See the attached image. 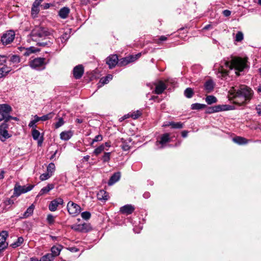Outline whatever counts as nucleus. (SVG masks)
I'll use <instances>...</instances> for the list:
<instances>
[{
  "instance_id": "nucleus-13",
  "label": "nucleus",
  "mask_w": 261,
  "mask_h": 261,
  "mask_svg": "<svg viewBox=\"0 0 261 261\" xmlns=\"http://www.w3.org/2000/svg\"><path fill=\"white\" fill-rule=\"evenodd\" d=\"M63 204V199L61 198H58L52 200L48 206L49 210L51 212H55L57 210L59 205Z\"/></svg>"
},
{
  "instance_id": "nucleus-29",
  "label": "nucleus",
  "mask_w": 261,
  "mask_h": 261,
  "mask_svg": "<svg viewBox=\"0 0 261 261\" xmlns=\"http://www.w3.org/2000/svg\"><path fill=\"white\" fill-rule=\"evenodd\" d=\"M62 249V246L61 245L59 246H54L51 248V251L53 255H54V257L58 256Z\"/></svg>"
},
{
  "instance_id": "nucleus-12",
  "label": "nucleus",
  "mask_w": 261,
  "mask_h": 261,
  "mask_svg": "<svg viewBox=\"0 0 261 261\" xmlns=\"http://www.w3.org/2000/svg\"><path fill=\"white\" fill-rule=\"evenodd\" d=\"M118 58L116 55H112L106 59V63L109 65L110 69H112L118 64Z\"/></svg>"
},
{
  "instance_id": "nucleus-6",
  "label": "nucleus",
  "mask_w": 261,
  "mask_h": 261,
  "mask_svg": "<svg viewBox=\"0 0 261 261\" xmlns=\"http://www.w3.org/2000/svg\"><path fill=\"white\" fill-rule=\"evenodd\" d=\"M67 209L69 214L73 217L79 215L82 211L81 206L72 201H69L68 202Z\"/></svg>"
},
{
  "instance_id": "nucleus-34",
  "label": "nucleus",
  "mask_w": 261,
  "mask_h": 261,
  "mask_svg": "<svg viewBox=\"0 0 261 261\" xmlns=\"http://www.w3.org/2000/svg\"><path fill=\"white\" fill-rule=\"evenodd\" d=\"M34 209V206L33 205V204H32L31 206H30L27 208L26 211L23 214V217L27 218V217H29L30 216H31L33 213Z\"/></svg>"
},
{
  "instance_id": "nucleus-35",
  "label": "nucleus",
  "mask_w": 261,
  "mask_h": 261,
  "mask_svg": "<svg viewBox=\"0 0 261 261\" xmlns=\"http://www.w3.org/2000/svg\"><path fill=\"white\" fill-rule=\"evenodd\" d=\"M54 255L51 253H47L43 256L40 261H51L54 258Z\"/></svg>"
},
{
  "instance_id": "nucleus-47",
  "label": "nucleus",
  "mask_w": 261,
  "mask_h": 261,
  "mask_svg": "<svg viewBox=\"0 0 261 261\" xmlns=\"http://www.w3.org/2000/svg\"><path fill=\"white\" fill-rule=\"evenodd\" d=\"M64 124V121L62 118H59L58 121L55 124V128L57 129Z\"/></svg>"
},
{
  "instance_id": "nucleus-37",
  "label": "nucleus",
  "mask_w": 261,
  "mask_h": 261,
  "mask_svg": "<svg viewBox=\"0 0 261 261\" xmlns=\"http://www.w3.org/2000/svg\"><path fill=\"white\" fill-rule=\"evenodd\" d=\"M184 94L186 97H187L188 98H191L194 94V92H193V89L191 88H187L185 90Z\"/></svg>"
},
{
  "instance_id": "nucleus-49",
  "label": "nucleus",
  "mask_w": 261,
  "mask_h": 261,
  "mask_svg": "<svg viewBox=\"0 0 261 261\" xmlns=\"http://www.w3.org/2000/svg\"><path fill=\"white\" fill-rule=\"evenodd\" d=\"M81 217L85 220H88L91 217V214L90 212L86 211L81 213Z\"/></svg>"
},
{
  "instance_id": "nucleus-63",
  "label": "nucleus",
  "mask_w": 261,
  "mask_h": 261,
  "mask_svg": "<svg viewBox=\"0 0 261 261\" xmlns=\"http://www.w3.org/2000/svg\"><path fill=\"white\" fill-rule=\"evenodd\" d=\"M34 118H34V119L33 120L36 123L38 122L39 121L41 120L40 117H38L37 115H35Z\"/></svg>"
},
{
  "instance_id": "nucleus-16",
  "label": "nucleus",
  "mask_w": 261,
  "mask_h": 261,
  "mask_svg": "<svg viewBox=\"0 0 261 261\" xmlns=\"http://www.w3.org/2000/svg\"><path fill=\"white\" fill-rule=\"evenodd\" d=\"M84 72V67L82 65L76 66L73 70V76L76 79H80L83 75Z\"/></svg>"
},
{
  "instance_id": "nucleus-30",
  "label": "nucleus",
  "mask_w": 261,
  "mask_h": 261,
  "mask_svg": "<svg viewBox=\"0 0 261 261\" xmlns=\"http://www.w3.org/2000/svg\"><path fill=\"white\" fill-rule=\"evenodd\" d=\"M234 142L239 144L242 145L247 143V140L242 137H236L232 139Z\"/></svg>"
},
{
  "instance_id": "nucleus-40",
  "label": "nucleus",
  "mask_w": 261,
  "mask_h": 261,
  "mask_svg": "<svg viewBox=\"0 0 261 261\" xmlns=\"http://www.w3.org/2000/svg\"><path fill=\"white\" fill-rule=\"evenodd\" d=\"M55 164L53 163H50L47 167V171L48 173H50L51 175H53V173L55 171Z\"/></svg>"
},
{
  "instance_id": "nucleus-15",
  "label": "nucleus",
  "mask_w": 261,
  "mask_h": 261,
  "mask_svg": "<svg viewBox=\"0 0 261 261\" xmlns=\"http://www.w3.org/2000/svg\"><path fill=\"white\" fill-rule=\"evenodd\" d=\"M14 203V201L10 198L3 202L0 205V213H3L8 211Z\"/></svg>"
},
{
  "instance_id": "nucleus-53",
  "label": "nucleus",
  "mask_w": 261,
  "mask_h": 261,
  "mask_svg": "<svg viewBox=\"0 0 261 261\" xmlns=\"http://www.w3.org/2000/svg\"><path fill=\"white\" fill-rule=\"evenodd\" d=\"M7 57L0 55V65H3L6 62Z\"/></svg>"
},
{
  "instance_id": "nucleus-18",
  "label": "nucleus",
  "mask_w": 261,
  "mask_h": 261,
  "mask_svg": "<svg viewBox=\"0 0 261 261\" xmlns=\"http://www.w3.org/2000/svg\"><path fill=\"white\" fill-rule=\"evenodd\" d=\"M134 210V206L131 204H126L120 207V212L123 214L128 215L132 214Z\"/></svg>"
},
{
  "instance_id": "nucleus-46",
  "label": "nucleus",
  "mask_w": 261,
  "mask_h": 261,
  "mask_svg": "<svg viewBox=\"0 0 261 261\" xmlns=\"http://www.w3.org/2000/svg\"><path fill=\"white\" fill-rule=\"evenodd\" d=\"M55 217H54L51 214L48 215L47 216V218H46L48 223L49 225L53 224L55 222Z\"/></svg>"
},
{
  "instance_id": "nucleus-32",
  "label": "nucleus",
  "mask_w": 261,
  "mask_h": 261,
  "mask_svg": "<svg viewBox=\"0 0 261 261\" xmlns=\"http://www.w3.org/2000/svg\"><path fill=\"white\" fill-rule=\"evenodd\" d=\"M24 240L23 238L21 237H19L17 238L16 241L14 242L12 244H11V246L13 248H15L16 247H18L20 246L23 242Z\"/></svg>"
},
{
  "instance_id": "nucleus-57",
  "label": "nucleus",
  "mask_w": 261,
  "mask_h": 261,
  "mask_svg": "<svg viewBox=\"0 0 261 261\" xmlns=\"http://www.w3.org/2000/svg\"><path fill=\"white\" fill-rule=\"evenodd\" d=\"M256 110L259 115H261V105H258L256 107Z\"/></svg>"
},
{
  "instance_id": "nucleus-50",
  "label": "nucleus",
  "mask_w": 261,
  "mask_h": 261,
  "mask_svg": "<svg viewBox=\"0 0 261 261\" xmlns=\"http://www.w3.org/2000/svg\"><path fill=\"white\" fill-rule=\"evenodd\" d=\"M142 114L141 111L138 110L136 112H134L130 114V117L134 119H137L139 117H140Z\"/></svg>"
},
{
  "instance_id": "nucleus-3",
  "label": "nucleus",
  "mask_w": 261,
  "mask_h": 261,
  "mask_svg": "<svg viewBox=\"0 0 261 261\" xmlns=\"http://www.w3.org/2000/svg\"><path fill=\"white\" fill-rule=\"evenodd\" d=\"M50 35L46 28L41 26H36L32 31L30 36L34 41L37 42L39 46H45L48 45L50 42H40L43 40L47 36Z\"/></svg>"
},
{
  "instance_id": "nucleus-60",
  "label": "nucleus",
  "mask_w": 261,
  "mask_h": 261,
  "mask_svg": "<svg viewBox=\"0 0 261 261\" xmlns=\"http://www.w3.org/2000/svg\"><path fill=\"white\" fill-rule=\"evenodd\" d=\"M129 117H130V115L128 114L127 115H125L124 116L122 117L121 118H120L119 120H120V121H122L124 119H127V118H129Z\"/></svg>"
},
{
  "instance_id": "nucleus-2",
  "label": "nucleus",
  "mask_w": 261,
  "mask_h": 261,
  "mask_svg": "<svg viewBox=\"0 0 261 261\" xmlns=\"http://www.w3.org/2000/svg\"><path fill=\"white\" fill-rule=\"evenodd\" d=\"M228 97L232 100L233 103L239 106L243 105L249 101L253 94L252 91L245 86H242L239 88L232 87L229 92Z\"/></svg>"
},
{
  "instance_id": "nucleus-36",
  "label": "nucleus",
  "mask_w": 261,
  "mask_h": 261,
  "mask_svg": "<svg viewBox=\"0 0 261 261\" xmlns=\"http://www.w3.org/2000/svg\"><path fill=\"white\" fill-rule=\"evenodd\" d=\"M205 105L198 103H193L191 105V109L192 110H201L205 108Z\"/></svg>"
},
{
  "instance_id": "nucleus-21",
  "label": "nucleus",
  "mask_w": 261,
  "mask_h": 261,
  "mask_svg": "<svg viewBox=\"0 0 261 261\" xmlns=\"http://www.w3.org/2000/svg\"><path fill=\"white\" fill-rule=\"evenodd\" d=\"M32 135L34 140H38V145L41 146L43 142V137L40 136V132L38 130L34 129L32 130Z\"/></svg>"
},
{
  "instance_id": "nucleus-43",
  "label": "nucleus",
  "mask_w": 261,
  "mask_h": 261,
  "mask_svg": "<svg viewBox=\"0 0 261 261\" xmlns=\"http://www.w3.org/2000/svg\"><path fill=\"white\" fill-rule=\"evenodd\" d=\"M54 113L53 112L49 113L46 115L40 117L41 121H46L49 120L53 117Z\"/></svg>"
},
{
  "instance_id": "nucleus-61",
  "label": "nucleus",
  "mask_w": 261,
  "mask_h": 261,
  "mask_svg": "<svg viewBox=\"0 0 261 261\" xmlns=\"http://www.w3.org/2000/svg\"><path fill=\"white\" fill-rule=\"evenodd\" d=\"M189 132L187 130H184L181 132V136L183 138H186L187 137Z\"/></svg>"
},
{
  "instance_id": "nucleus-5",
  "label": "nucleus",
  "mask_w": 261,
  "mask_h": 261,
  "mask_svg": "<svg viewBox=\"0 0 261 261\" xmlns=\"http://www.w3.org/2000/svg\"><path fill=\"white\" fill-rule=\"evenodd\" d=\"M44 58H36L29 62V65L34 69H44L46 64Z\"/></svg>"
},
{
  "instance_id": "nucleus-26",
  "label": "nucleus",
  "mask_w": 261,
  "mask_h": 261,
  "mask_svg": "<svg viewBox=\"0 0 261 261\" xmlns=\"http://www.w3.org/2000/svg\"><path fill=\"white\" fill-rule=\"evenodd\" d=\"M38 51H39V49H37L33 46H32L29 48H24L23 54L25 56H29L31 54L36 53Z\"/></svg>"
},
{
  "instance_id": "nucleus-9",
  "label": "nucleus",
  "mask_w": 261,
  "mask_h": 261,
  "mask_svg": "<svg viewBox=\"0 0 261 261\" xmlns=\"http://www.w3.org/2000/svg\"><path fill=\"white\" fill-rule=\"evenodd\" d=\"M71 228L76 231L86 232L91 230L90 224L84 223L83 224H74L71 226Z\"/></svg>"
},
{
  "instance_id": "nucleus-11",
  "label": "nucleus",
  "mask_w": 261,
  "mask_h": 261,
  "mask_svg": "<svg viewBox=\"0 0 261 261\" xmlns=\"http://www.w3.org/2000/svg\"><path fill=\"white\" fill-rule=\"evenodd\" d=\"M14 36V32L13 31H9L2 36L1 41L3 44H8L13 41Z\"/></svg>"
},
{
  "instance_id": "nucleus-39",
  "label": "nucleus",
  "mask_w": 261,
  "mask_h": 261,
  "mask_svg": "<svg viewBox=\"0 0 261 261\" xmlns=\"http://www.w3.org/2000/svg\"><path fill=\"white\" fill-rule=\"evenodd\" d=\"M105 149V145L101 144L98 147H97L94 150L93 153L95 155H98L101 153Z\"/></svg>"
},
{
  "instance_id": "nucleus-24",
  "label": "nucleus",
  "mask_w": 261,
  "mask_h": 261,
  "mask_svg": "<svg viewBox=\"0 0 261 261\" xmlns=\"http://www.w3.org/2000/svg\"><path fill=\"white\" fill-rule=\"evenodd\" d=\"M73 135V133L71 130L64 131L61 133L60 139L62 140L67 141L69 140Z\"/></svg>"
},
{
  "instance_id": "nucleus-7",
  "label": "nucleus",
  "mask_w": 261,
  "mask_h": 261,
  "mask_svg": "<svg viewBox=\"0 0 261 261\" xmlns=\"http://www.w3.org/2000/svg\"><path fill=\"white\" fill-rule=\"evenodd\" d=\"M34 187V186L32 185H30L28 186H21L16 185L14 189V195L16 196H19L22 193H25L31 191Z\"/></svg>"
},
{
  "instance_id": "nucleus-33",
  "label": "nucleus",
  "mask_w": 261,
  "mask_h": 261,
  "mask_svg": "<svg viewBox=\"0 0 261 261\" xmlns=\"http://www.w3.org/2000/svg\"><path fill=\"white\" fill-rule=\"evenodd\" d=\"M205 101L208 105H212L217 102V99L213 95H208L205 98Z\"/></svg>"
},
{
  "instance_id": "nucleus-22",
  "label": "nucleus",
  "mask_w": 261,
  "mask_h": 261,
  "mask_svg": "<svg viewBox=\"0 0 261 261\" xmlns=\"http://www.w3.org/2000/svg\"><path fill=\"white\" fill-rule=\"evenodd\" d=\"M54 188V185L53 184H48L46 187H43L41 189L39 193H38L37 197H40L43 195L47 193L50 190Z\"/></svg>"
},
{
  "instance_id": "nucleus-51",
  "label": "nucleus",
  "mask_w": 261,
  "mask_h": 261,
  "mask_svg": "<svg viewBox=\"0 0 261 261\" xmlns=\"http://www.w3.org/2000/svg\"><path fill=\"white\" fill-rule=\"evenodd\" d=\"M39 12V8L38 7L33 5L32 7V15L36 16Z\"/></svg>"
},
{
  "instance_id": "nucleus-56",
  "label": "nucleus",
  "mask_w": 261,
  "mask_h": 261,
  "mask_svg": "<svg viewBox=\"0 0 261 261\" xmlns=\"http://www.w3.org/2000/svg\"><path fill=\"white\" fill-rule=\"evenodd\" d=\"M222 13L225 16L227 17L230 15L231 11L228 10H225L223 11Z\"/></svg>"
},
{
  "instance_id": "nucleus-64",
  "label": "nucleus",
  "mask_w": 261,
  "mask_h": 261,
  "mask_svg": "<svg viewBox=\"0 0 261 261\" xmlns=\"http://www.w3.org/2000/svg\"><path fill=\"white\" fill-rule=\"evenodd\" d=\"M5 171L2 170L0 173V179H2L4 178Z\"/></svg>"
},
{
  "instance_id": "nucleus-44",
  "label": "nucleus",
  "mask_w": 261,
  "mask_h": 261,
  "mask_svg": "<svg viewBox=\"0 0 261 261\" xmlns=\"http://www.w3.org/2000/svg\"><path fill=\"white\" fill-rule=\"evenodd\" d=\"M244 38V35L242 32L239 31L236 36L235 40L237 42H240L243 40Z\"/></svg>"
},
{
  "instance_id": "nucleus-55",
  "label": "nucleus",
  "mask_w": 261,
  "mask_h": 261,
  "mask_svg": "<svg viewBox=\"0 0 261 261\" xmlns=\"http://www.w3.org/2000/svg\"><path fill=\"white\" fill-rule=\"evenodd\" d=\"M44 0H36L33 5L35 6L36 7H39L41 3Z\"/></svg>"
},
{
  "instance_id": "nucleus-48",
  "label": "nucleus",
  "mask_w": 261,
  "mask_h": 261,
  "mask_svg": "<svg viewBox=\"0 0 261 261\" xmlns=\"http://www.w3.org/2000/svg\"><path fill=\"white\" fill-rule=\"evenodd\" d=\"M112 79V75H109L108 76H107L106 77L104 78H101L99 82L102 85H105L106 84H107V83L110 80Z\"/></svg>"
},
{
  "instance_id": "nucleus-41",
  "label": "nucleus",
  "mask_w": 261,
  "mask_h": 261,
  "mask_svg": "<svg viewBox=\"0 0 261 261\" xmlns=\"http://www.w3.org/2000/svg\"><path fill=\"white\" fill-rule=\"evenodd\" d=\"M111 152H105L101 158V160L103 163L109 162L110 160Z\"/></svg>"
},
{
  "instance_id": "nucleus-58",
  "label": "nucleus",
  "mask_w": 261,
  "mask_h": 261,
  "mask_svg": "<svg viewBox=\"0 0 261 261\" xmlns=\"http://www.w3.org/2000/svg\"><path fill=\"white\" fill-rule=\"evenodd\" d=\"M36 122L34 120H32L29 124V126L30 127H36V125H35Z\"/></svg>"
},
{
  "instance_id": "nucleus-20",
  "label": "nucleus",
  "mask_w": 261,
  "mask_h": 261,
  "mask_svg": "<svg viewBox=\"0 0 261 261\" xmlns=\"http://www.w3.org/2000/svg\"><path fill=\"white\" fill-rule=\"evenodd\" d=\"M70 11V9L68 7H64L59 11L58 15L62 19H66L68 17Z\"/></svg>"
},
{
  "instance_id": "nucleus-62",
  "label": "nucleus",
  "mask_w": 261,
  "mask_h": 261,
  "mask_svg": "<svg viewBox=\"0 0 261 261\" xmlns=\"http://www.w3.org/2000/svg\"><path fill=\"white\" fill-rule=\"evenodd\" d=\"M41 7H43V9H47L50 7V4L45 3L44 5H42Z\"/></svg>"
},
{
  "instance_id": "nucleus-23",
  "label": "nucleus",
  "mask_w": 261,
  "mask_h": 261,
  "mask_svg": "<svg viewBox=\"0 0 261 261\" xmlns=\"http://www.w3.org/2000/svg\"><path fill=\"white\" fill-rule=\"evenodd\" d=\"M120 178V173L119 172H116L113 174V175L110 177L108 185L109 186H112L114 184L115 182L118 181Z\"/></svg>"
},
{
  "instance_id": "nucleus-8",
  "label": "nucleus",
  "mask_w": 261,
  "mask_h": 261,
  "mask_svg": "<svg viewBox=\"0 0 261 261\" xmlns=\"http://www.w3.org/2000/svg\"><path fill=\"white\" fill-rule=\"evenodd\" d=\"M8 125L7 123L4 122L0 125V140L2 142L5 141L7 139L11 137V135L8 132Z\"/></svg>"
},
{
  "instance_id": "nucleus-54",
  "label": "nucleus",
  "mask_w": 261,
  "mask_h": 261,
  "mask_svg": "<svg viewBox=\"0 0 261 261\" xmlns=\"http://www.w3.org/2000/svg\"><path fill=\"white\" fill-rule=\"evenodd\" d=\"M127 59H128L129 62L131 63L137 60L136 57L135 55H130L127 56Z\"/></svg>"
},
{
  "instance_id": "nucleus-17",
  "label": "nucleus",
  "mask_w": 261,
  "mask_h": 261,
  "mask_svg": "<svg viewBox=\"0 0 261 261\" xmlns=\"http://www.w3.org/2000/svg\"><path fill=\"white\" fill-rule=\"evenodd\" d=\"M8 236V233L6 231H3L0 233V246L2 249H5L8 245L6 242V239Z\"/></svg>"
},
{
  "instance_id": "nucleus-52",
  "label": "nucleus",
  "mask_w": 261,
  "mask_h": 261,
  "mask_svg": "<svg viewBox=\"0 0 261 261\" xmlns=\"http://www.w3.org/2000/svg\"><path fill=\"white\" fill-rule=\"evenodd\" d=\"M102 140V136L101 135H98L95 137V138L93 139L92 144L96 142L100 141Z\"/></svg>"
},
{
  "instance_id": "nucleus-31",
  "label": "nucleus",
  "mask_w": 261,
  "mask_h": 261,
  "mask_svg": "<svg viewBox=\"0 0 261 261\" xmlns=\"http://www.w3.org/2000/svg\"><path fill=\"white\" fill-rule=\"evenodd\" d=\"M10 71V68L7 66L0 68V79L6 76Z\"/></svg>"
},
{
  "instance_id": "nucleus-14",
  "label": "nucleus",
  "mask_w": 261,
  "mask_h": 261,
  "mask_svg": "<svg viewBox=\"0 0 261 261\" xmlns=\"http://www.w3.org/2000/svg\"><path fill=\"white\" fill-rule=\"evenodd\" d=\"M170 141L171 138L170 137V134L168 133H165L161 136L160 140L156 141V144H160L161 146L159 148L162 149L166 146V143L170 142Z\"/></svg>"
},
{
  "instance_id": "nucleus-1",
  "label": "nucleus",
  "mask_w": 261,
  "mask_h": 261,
  "mask_svg": "<svg viewBox=\"0 0 261 261\" xmlns=\"http://www.w3.org/2000/svg\"><path fill=\"white\" fill-rule=\"evenodd\" d=\"M247 58L231 56L230 60H223L221 64H215L214 68L219 77H223L228 74V71L224 68V66L229 70L234 69L236 70V74L239 76V72L247 67Z\"/></svg>"
},
{
  "instance_id": "nucleus-59",
  "label": "nucleus",
  "mask_w": 261,
  "mask_h": 261,
  "mask_svg": "<svg viewBox=\"0 0 261 261\" xmlns=\"http://www.w3.org/2000/svg\"><path fill=\"white\" fill-rule=\"evenodd\" d=\"M122 148L124 151L128 150L129 149V146L128 145L124 144L122 146Z\"/></svg>"
},
{
  "instance_id": "nucleus-38",
  "label": "nucleus",
  "mask_w": 261,
  "mask_h": 261,
  "mask_svg": "<svg viewBox=\"0 0 261 261\" xmlns=\"http://www.w3.org/2000/svg\"><path fill=\"white\" fill-rule=\"evenodd\" d=\"M129 63V62L128 59H127V57H126L123 58L121 59L120 60H119L118 61V65L119 66H125V65H127Z\"/></svg>"
},
{
  "instance_id": "nucleus-45",
  "label": "nucleus",
  "mask_w": 261,
  "mask_h": 261,
  "mask_svg": "<svg viewBox=\"0 0 261 261\" xmlns=\"http://www.w3.org/2000/svg\"><path fill=\"white\" fill-rule=\"evenodd\" d=\"M51 176H52V175H51L50 173H49L48 172L45 173H43L40 175V179L42 181L48 179L49 178H50Z\"/></svg>"
},
{
  "instance_id": "nucleus-27",
  "label": "nucleus",
  "mask_w": 261,
  "mask_h": 261,
  "mask_svg": "<svg viewBox=\"0 0 261 261\" xmlns=\"http://www.w3.org/2000/svg\"><path fill=\"white\" fill-rule=\"evenodd\" d=\"M97 197L100 200H107L109 198V194L104 190H100L97 194Z\"/></svg>"
},
{
  "instance_id": "nucleus-28",
  "label": "nucleus",
  "mask_w": 261,
  "mask_h": 261,
  "mask_svg": "<svg viewBox=\"0 0 261 261\" xmlns=\"http://www.w3.org/2000/svg\"><path fill=\"white\" fill-rule=\"evenodd\" d=\"M214 84L212 80L207 81L204 84V89L207 92H211L214 89Z\"/></svg>"
},
{
  "instance_id": "nucleus-25",
  "label": "nucleus",
  "mask_w": 261,
  "mask_h": 261,
  "mask_svg": "<svg viewBox=\"0 0 261 261\" xmlns=\"http://www.w3.org/2000/svg\"><path fill=\"white\" fill-rule=\"evenodd\" d=\"M166 126H171L172 128H182L184 127V123L181 122H175L174 121L169 122L168 124H166Z\"/></svg>"
},
{
  "instance_id": "nucleus-10",
  "label": "nucleus",
  "mask_w": 261,
  "mask_h": 261,
  "mask_svg": "<svg viewBox=\"0 0 261 261\" xmlns=\"http://www.w3.org/2000/svg\"><path fill=\"white\" fill-rule=\"evenodd\" d=\"M231 109V106L228 105H217L213 107H208L206 113L208 114H212L215 112H218L223 111H227Z\"/></svg>"
},
{
  "instance_id": "nucleus-19",
  "label": "nucleus",
  "mask_w": 261,
  "mask_h": 261,
  "mask_svg": "<svg viewBox=\"0 0 261 261\" xmlns=\"http://www.w3.org/2000/svg\"><path fill=\"white\" fill-rule=\"evenodd\" d=\"M167 87L166 84L164 82L162 81H159L155 86V93L157 94H162Z\"/></svg>"
},
{
  "instance_id": "nucleus-42",
  "label": "nucleus",
  "mask_w": 261,
  "mask_h": 261,
  "mask_svg": "<svg viewBox=\"0 0 261 261\" xmlns=\"http://www.w3.org/2000/svg\"><path fill=\"white\" fill-rule=\"evenodd\" d=\"M10 62L13 63V64H18L20 61V57L17 55H13L10 60Z\"/></svg>"
},
{
  "instance_id": "nucleus-4",
  "label": "nucleus",
  "mask_w": 261,
  "mask_h": 261,
  "mask_svg": "<svg viewBox=\"0 0 261 261\" xmlns=\"http://www.w3.org/2000/svg\"><path fill=\"white\" fill-rule=\"evenodd\" d=\"M12 110V108L9 105H0V122L4 120V122L7 123L9 121L11 118L10 113Z\"/></svg>"
}]
</instances>
